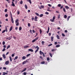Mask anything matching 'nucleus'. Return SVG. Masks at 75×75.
Returning <instances> with one entry per match:
<instances>
[{
	"label": "nucleus",
	"mask_w": 75,
	"mask_h": 75,
	"mask_svg": "<svg viewBox=\"0 0 75 75\" xmlns=\"http://www.w3.org/2000/svg\"><path fill=\"white\" fill-rule=\"evenodd\" d=\"M12 29H13V27H11L9 29L10 31H11L12 30Z\"/></svg>",
	"instance_id": "14"
},
{
	"label": "nucleus",
	"mask_w": 75,
	"mask_h": 75,
	"mask_svg": "<svg viewBox=\"0 0 75 75\" xmlns=\"http://www.w3.org/2000/svg\"><path fill=\"white\" fill-rule=\"evenodd\" d=\"M40 34H41V33H42V31L41 30V29L40 30Z\"/></svg>",
	"instance_id": "37"
},
{
	"label": "nucleus",
	"mask_w": 75,
	"mask_h": 75,
	"mask_svg": "<svg viewBox=\"0 0 75 75\" xmlns=\"http://www.w3.org/2000/svg\"><path fill=\"white\" fill-rule=\"evenodd\" d=\"M45 14L47 15H48V14H49V13L47 12H45Z\"/></svg>",
	"instance_id": "32"
},
{
	"label": "nucleus",
	"mask_w": 75,
	"mask_h": 75,
	"mask_svg": "<svg viewBox=\"0 0 75 75\" xmlns=\"http://www.w3.org/2000/svg\"><path fill=\"white\" fill-rule=\"evenodd\" d=\"M3 57L4 59H6V55L4 54H3Z\"/></svg>",
	"instance_id": "7"
},
{
	"label": "nucleus",
	"mask_w": 75,
	"mask_h": 75,
	"mask_svg": "<svg viewBox=\"0 0 75 75\" xmlns=\"http://www.w3.org/2000/svg\"><path fill=\"white\" fill-rule=\"evenodd\" d=\"M10 14H11V18L12 17H13L12 14H11V12H10Z\"/></svg>",
	"instance_id": "34"
},
{
	"label": "nucleus",
	"mask_w": 75,
	"mask_h": 75,
	"mask_svg": "<svg viewBox=\"0 0 75 75\" xmlns=\"http://www.w3.org/2000/svg\"><path fill=\"white\" fill-rule=\"evenodd\" d=\"M10 45H8V46L7 47V49H8V48H10Z\"/></svg>",
	"instance_id": "29"
},
{
	"label": "nucleus",
	"mask_w": 75,
	"mask_h": 75,
	"mask_svg": "<svg viewBox=\"0 0 75 75\" xmlns=\"http://www.w3.org/2000/svg\"><path fill=\"white\" fill-rule=\"evenodd\" d=\"M28 26L29 27H30L31 26V24H30V23H28Z\"/></svg>",
	"instance_id": "33"
},
{
	"label": "nucleus",
	"mask_w": 75,
	"mask_h": 75,
	"mask_svg": "<svg viewBox=\"0 0 75 75\" xmlns=\"http://www.w3.org/2000/svg\"><path fill=\"white\" fill-rule=\"evenodd\" d=\"M6 50V49L5 48H4L2 50V51H4Z\"/></svg>",
	"instance_id": "49"
},
{
	"label": "nucleus",
	"mask_w": 75,
	"mask_h": 75,
	"mask_svg": "<svg viewBox=\"0 0 75 75\" xmlns=\"http://www.w3.org/2000/svg\"><path fill=\"white\" fill-rule=\"evenodd\" d=\"M43 16H44V15L43 14H41L40 15V17H42Z\"/></svg>",
	"instance_id": "23"
},
{
	"label": "nucleus",
	"mask_w": 75,
	"mask_h": 75,
	"mask_svg": "<svg viewBox=\"0 0 75 75\" xmlns=\"http://www.w3.org/2000/svg\"><path fill=\"white\" fill-rule=\"evenodd\" d=\"M63 11L64 12H66V10H65V8H63Z\"/></svg>",
	"instance_id": "43"
},
{
	"label": "nucleus",
	"mask_w": 75,
	"mask_h": 75,
	"mask_svg": "<svg viewBox=\"0 0 75 75\" xmlns=\"http://www.w3.org/2000/svg\"><path fill=\"white\" fill-rule=\"evenodd\" d=\"M5 32H6V30H4L2 32V33H5Z\"/></svg>",
	"instance_id": "46"
},
{
	"label": "nucleus",
	"mask_w": 75,
	"mask_h": 75,
	"mask_svg": "<svg viewBox=\"0 0 75 75\" xmlns=\"http://www.w3.org/2000/svg\"><path fill=\"white\" fill-rule=\"evenodd\" d=\"M44 43H45V42L44 41H42V45H43V44H44Z\"/></svg>",
	"instance_id": "30"
},
{
	"label": "nucleus",
	"mask_w": 75,
	"mask_h": 75,
	"mask_svg": "<svg viewBox=\"0 0 75 75\" xmlns=\"http://www.w3.org/2000/svg\"><path fill=\"white\" fill-rule=\"evenodd\" d=\"M12 38V36H11L10 37L8 38V39L9 40H11Z\"/></svg>",
	"instance_id": "11"
},
{
	"label": "nucleus",
	"mask_w": 75,
	"mask_h": 75,
	"mask_svg": "<svg viewBox=\"0 0 75 75\" xmlns=\"http://www.w3.org/2000/svg\"><path fill=\"white\" fill-rule=\"evenodd\" d=\"M25 64H26V62H25V61L23 62L22 63L23 65Z\"/></svg>",
	"instance_id": "42"
},
{
	"label": "nucleus",
	"mask_w": 75,
	"mask_h": 75,
	"mask_svg": "<svg viewBox=\"0 0 75 75\" xmlns=\"http://www.w3.org/2000/svg\"><path fill=\"white\" fill-rule=\"evenodd\" d=\"M40 55H42V54L43 57H45V55L44 54V52H42L41 50H40Z\"/></svg>",
	"instance_id": "2"
},
{
	"label": "nucleus",
	"mask_w": 75,
	"mask_h": 75,
	"mask_svg": "<svg viewBox=\"0 0 75 75\" xmlns=\"http://www.w3.org/2000/svg\"><path fill=\"white\" fill-rule=\"evenodd\" d=\"M38 17L37 16H35V19H37Z\"/></svg>",
	"instance_id": "62"
},
{
	"label": "nucleus",
	"mask_w": 75,
	"mask_h": 75,
	"mask_svg": "<svg viewBox=\"0 0 75 75\" xmlns=\"http://www.w3.org/2000/svg\"><path fill=\"white\" fill-rule=\"evenodd\" d=\"M26 58V57L25 56H23L22 57V59H25Z\"/></svg>",
	"instance_id": "16"
},
{
	"label": "nucleus",
	"mask_w": 75,
	"mask_h": 75,
	"mask_svg": "<svg viewBox=\"0 0 75 75\" xmlns=\"http://www.w3.org/2000/svg\"><path fill=\"white\" fill-rule=\"evenodd\" d=\"M61 4H58V7H61Z\"/></svg>",
	"instance_id": "56"
},
{
	"label": "nucleus",
	"mask_w": 75,
	"mask_h": 75,
	"mask_svg": "<svg viewBox=\"0 0 75 75\" xmlns=\"http://www.w3.org/2000/svg\"><path fill=\"white\" fill-rule=\"evenodd\" d=\"M23 75H27V73H26V72H24L23 73Z\"/></svg>",
	"instance_id": "38"
},
{
	"label": "nucleus",
	"mask_w": 75,
	"mask_h": 75,
	"mask_svg": "<svg viewBox=\"0 0 75 75\" xmlns=\"http://www.w3.org/2000/svg\"><path fill=\"white\" fill-rule=\"evenodd\" d=\"M5 29H6V32H7V27H6L5 28Z\"/></svg>",
	"instance_id": "48"
},
{
	"label": "nucleus",
	"mask_w": 75,
	"mask_h": 75,
	"mask_svg": "<svg viewBox=\"0 0 75 75\" xmlns=\"http://www.w3.org/2000/svg\"><path fill=\"white\" fill-rule=\"evenodd\" d=\"M55 16H54L53 17V19L54 20H55Z\"/></svg>",
	"instance_id": "47"
},
{
	"label": "nucleus",
	"mask_w": 75,
	"mask_h": 75,
	"mask_svg": "<svg viewBox=\"0 0 75 75\" xmlns=\"http://www.w3.org/2000/svg\"><path fill=\"white\" fill-rule=\"evenodd\" d=\"M39 50V47L38 46H37V49L35 50V53H36V52H37L38 51V50Z\"/></svg>",
	"instance_id": "3"
},
{
	"label": "nucleus",
	"mask_w": 75,
	"mask_h": 75,
	"mask_svg": "<svg viewBox=\"0 0 75 75\" xmlns=\"http://www.w3.org/2000/svg\"><path fill=\"white\" fill-rule=\"evenodd\" d=\"M3 45H4V44H5V42L3 41Z\"/></svg>",
	"instance_id": "61"
},
{
	"label": "nucleus",
	"mask_w": 75,
	"mask_h": 75,
	"mask_svg": "<svg viewBox=\"0 0 75 75\" xmlns=\"http://www.w3.org/2000/svg\"><path fill=\"white\" fill-rule=\"evenodd\" d=\"M41 7L42 8H44V6H43V5H41Z\"/></svg>",
	"instance_id": "50"
},
{
	"label": "nucleus",
	"mask_w": 75,
	"mask_h": 75,
	"mask_svg": "<svg viewBox=\"0 0 75 75\" xmlns=\"http://www.w3.org/2000/svg\"><path fill=\"white\" fill-rule=\"evenodd\" d=\"M16 25L18 26V25H19V23L18 22V19H16Z\"/></svg>",
	"instance_id": "1"
},
{
	"label": "nucleus",
	"mask_w": 75,
	"mask_h": 75,
	"mask_svg": "<svg viewBox=\"0 0 75 75\" xmlns=\"http://www.w3.org/2000/svg\"><path fill=\"white\" fill-rule=\"evenodd\" d=\"M23 2L22 1H21L20 2L21 4H23Z\"/></svg>",
	"instance_id": "54"
},
{
	"label": "nucleus",
	"mask_w": 75,
	"mask_h": 75,
	"mask_svg": "<svg viewBox=\"0 0 75 75\" xmlns=\"http://www.w3.org/2000/svg\"><path fill=\"white\" fill-rule=\"evenodd\" d=\"M9 58L10 59V61H11H11H12V58H11V57H9Z\"/></svg>",
	"instance_id": "25"
},
{
	"label": "nucleus",
	"mask_w": 75,
	"mask_h": 75,
	"mask_svg": "<svg viewBox=\"0 0 75 75\" xmlns=\"http://www.w3.org/2000/svg\"><path fill=\"white\" fill-rule=\"evenodd\" d=\"M31 55V54H29L27 55L26 57H29V56Z\"/></svg>",
	"instance_id": "22"
},
{
	"label": "nucleus",
	"mask_w": 75,
	"mask_h": 75,
	"mask_svg": "<svg viewBox=\"0 0 75 75\" xmlns=\"http://www.w3.org/2000/svg\"><path fill=\"white\" fill-rule=\"evenodd\" d=\"M42 64H45V62H41Z\"/></svg>",
	"instance_id": "45"
},
{
	"label": "nucleus",
	"mask_w": 75,
	"mask_h": 75,
	"mask_svg": "<svg viewBox=\"0 0 75 75\" xmlns=\"http://www.w3.org/2000/svg\"><path fill=\"white\" fill-rule=\"evenodd\" d=\"M35 14L37 16H40V15L38 13H36Z\"/></svg>",
	"instance_id": "20"
},
{
	"label": "nucleus",
	"mask_w": 75,
	"mask_h": 75,
	"mask_svg": "<svg viewBox=\"0 0 75 75\" xmlns=\"http://www.w3.org/2000/svg\"><path fill=\"white\" fill-rule=\"evenodd\" d=\"M35 41H36V40H35V39H34V40H32V42H35Z\"/></svg>",
	"instance_id": "39"
},
{
	"label": "nucleus",
	"mask_w": 75,
	"mask_h": 75,
	"mask_svg": "<svg viewBox=\"0 0 75 75\" xmlns=\"http://www.w3.org/2000/svg\"><path fill=\"white\" fill-rule=\"evenodd\" d=\"M57 44H58V43H57V42H54V44H55V45H57Z\"/></svg>",
	"instance_id": "53"
},
{
	"label": "nucleus",
	"mask_w": 75,
	"mask_h": 75,
	"mask_svg": "<svg viewBox=\"0 0 75 75\" xmlns=\"http://www.w3.org/2000/svg\"><path fill=\"white\" fill-rule=\"evenodd\" d=\"M12 4L11 5V6H13V7L15 6V4H14V2L13 1L12 2Z\"/></svg>",
	"instance_id": "5"
},
{
	"label": "nucleus",
	"mask_w": 75,
	"mask_h": 75,
	"mask_svg": "<svg viewBox=\"0 0 75 75\" xmlns=\"http://www.w3.org/2000/svg\"><path fill=\"white\" fill-rule=\"evenodd\" d=\"M28 1H29L30 4H31L32 3V2H31V0H28Z\"/></svg>",
	"instance_id": "31"
},
{
	"label": "nucleus",
	"mask_w": 75,
	"mask_h": 75,
	"mask_svg": "<svg viewBox=\"0 0 75 75\" xmlns=\"http://www.w3.org/2000/svg\"><path fill=\"white\" fill-rule=\"evenodd\" d=\"M5 12H7V9H6L5 10Z\"/></svg>",
	"instance_id": "59"
},
{
	"label": "nucleus",
	"mask_w": 75,
	"mask_h": 75,
	"mask_svg": "<svg viewBox=\"0 0 75 75\" xmlns=\"http://www.w3.org/2000/svg\"><path fill=\"white\" fill-rule=\"evenodd\" d=\"M52 45V44H50L49 45H48V47H50V46H51Z\"/></svg>",
	"instance_id": "40"
},
{
	"label": "nucleus",
	"mask_w": 75,
	"mask_h": 75,
	"mask_svg": "<svg viewBox=\"0 0 75 75\" xmlns=\"http://www.w3.org/2000/svg\"><path fill=\"white\" fill-rule=\"evenodd\" d=\"M25 8H26V9H27L28 8V7H27V5L25 4Z\"/></svg>",
	"instance_id": "24"
},
{
	"label": "nucleus",
	"mask_w": 75,
	"mask_h": 75,
	"mask_svg": "<svg viewBox=\"0 0 75 75\" xmlns=\"http://www.w3.org/2000/svg\"><path fill=\"white\" fill-rule=\"evenodd\" d=\"M57 51V49H52V52H54V51Z\"/></svg>",
	"instance_id": "13"
},
{
	"label": "nucleus",
	"mask_w": 75,
	"mask_h": 75,
	"mask_svg": "<svg viewBox=\"0 0 75 75\" xmlns=\"http://www.w3.org/2000/svg\"><path fill=\"white\" fill-rule=\"evenodd\" d=\"M51 40L52 41H54V36L51 37Z\"/></svg>",
	"instance_id": "8"
},
{
	"label": "nucleus",
	"mask_w": 75,
	"mask_h": 75,
	"mask_svg": "<svg viewBox=\"0 0 75 75\" xmlns=\"http://www.w3.org/2000/svg\"><path fill=\"white\" fill-rule=\"evenodd\" d=\"M19 30H22V28L21 27H20L19 28Z\"/></svg>",
	"instance_id": "44"
},
{
	"label": "nucleus",
	"mask_w": 75,
	"mask_h": 75,
	"mask_svg": "<svg viewBox=\"0 0 75 75\" xmlns=\"http://www.w3.org/2000/svg\"><path fill=\"white\" fill-rule=\"evenodd\" d=\"M18 58V57H16L14 59V60H16V59H17Z\"/></svg>",
	"instance_id": "27"
},
{
	"label": "nucleus",
	"mask_w": 75,
	"mask_h": 75,
	"mask_svg": "<svg viewBox=\"0 0 75 75\" xmlns=\"http://www.w3.org/2000/svg\"><path fill=\"white\" fill-rule=\"evenodd\" d=\"M27 70V68H25L24 69L21 71V72H24V71H26Z\"/></svg>",
	"instance_id": "10"
},
{
	"label": "nucleus",
	"mask_w": 75,
	"mask_h": 75,
	"mask_svg": "<svg viewBox=\"0 0 75 75\" xmlns=\"http://www.w3.org/2000/svg\"><path fill=\"white\" fill-rule=\"evenodd\" d=\"M28 51H30L31 52H33V51H34V50L31 49H29Z\"/></svg>",
	"instance_id": "12"
},
{
	"label": "nucleus",
	"mask_w": 75,
	"mask_h": 75,
	"mask_svg": "<svg viewBox=\"0 0 75 75\" xmlns=\"http://www.w3.org/2000/svg\"><path fill=\"white\" fill-rule=\"evenodd\" d=\"M28 47H29V46H24V48H26Z\"/></svg>",
	"instance_id": "28"
},
{
	"label": "nucleus",
	"mask_w": 75,
	"mask_h": 75,
	"mask_svg": "<svg viewBox=\"0 0 75 75\" xmlns=\"http://www.w3.org/2000/svg\"><path fill=\"white\" fill-rule=\"evenodd\" d=\"M64 18H67V15H65L64 16Z\"/></svg>",
	"instance_id": "35"
},
{
	"label": "nucleus",
	"mask_w": 75,
	"mask_h": 75,
	"mask_svg": "<svg viewBox=\"0 0 75 75\" xmlns=\"http://www.w3.org/2000/svg\"><path fill=\"white\" fill-rule=\"evenodd\" d=\"M65 7L66 8H67V9H69V8L68 6H66Z\"/></svg>",
	"instance_id": "21"
},
{
	"label": "nucleus",
	"mask_w": 75,
	"mask_h": 75,
	"mask_svg": "<svg viewBox=\"0 0 75 75\" xmlns=\"http://www.w3.org/2000/svg\"><path fill=\"white\" fill-rule=\"evenodd\" d=\"M11 21L12 23H14V20H13V17L11 18Z\"/></svg>",
	"instance_id": "6"
},
{
	"label": "nucleus",
	"mask_w": 75,
	"mask_h": 75,
	"mask_svg": "<svg viewBox=\"0 0 75 75\" xmlns=\"http://www.w3.org/2000/svg\"><path fill=\"white\" fill-rule=\"evenodd\" d=\"M59 47H60V45H56V48Z\"/></svg>",
	"instance_id": "15"
},
{
	"label": "nucleus",
	"mask_w": 75,
	"mask_h": 75,
	"mask_svg": "<svg viewBox=\"0 0 75 75\" xmlns=\"http://www.w3.org/2000/svg\"><path fill=\"white\" fill-rule=\"evenodd\" d=\"M50 58H49V57H47V61H49V60H50Z\"/></svg>",
	"instance_id": "55"
},
{
	"label": "nucleus",
	"mask_w": 75,
	"mask_h": 75,
	"mask_svg": "<svg viewBox=\"0 0 75 75\" xmlns=\"http://www.w3.org/2000/svg\"><path fill=\"white\" fill-rule=\"evenodd\" d=\"M3 69H4L6 70V69L7 68L6 67H3Z\"/></svg>",
	"instance_id": "60"
},
{
	"label": "nucleus",
	"mask_w": 75,
	"mask_h": 75,
	"mask_svg": "<svg viewBox=\"0 0 75 75\" xmlns=\"http://www.w3.org/2000/svg\"><path fill=\"white\" fill-rule=\"evenodd\" d=\"M50 21H51V22H54V20L53 19H50Z\"/></svg>",
	"instance_id": "17"
},
{
	"label": "nucleus",
	"mask_w": 75,
	"mask_h": 75,
	"mask_svg": "<svg viewBox=\"0 0 75 75\" xmlns=\"http://www.w3.org/2000/svg\"><path fill=\"white\" fill-rule=\"evenodd\" d=\"M39 8L40 9H42V8L41 7V6H39Z\"/></svg>",
	"instance_id": "57"
},
{
	"label": "nucleus",
	"mask_w": 75,
	"mask_h": 75,
	"mask_svg": "<svg viewBox=\"0 0 75 75\" xmlns=\"http://www.w3.org/2000/svg\"><path fill=\"white\" fill-rule=\"evenodd\" d=\"M9 62H9V61H7L5 62V64L6 65H8Z\"/></svg>",
	"instance_id": "4"
},
{
	"label": "nucleus",
	"mask_w": 75,
	"mask_h": 75,
	"mask_svg": "<svg viewBox=\"0 0 75 75\" xmlns=\"http://www.w3.org/2000/svg\"><path fill=\"white\" fill-rule=\"evenodd\" d=\"M50 8H48V9L47 10V11H51V10H50Z\"/></svg>",
	"instance_id": "19"
},
{
	"label": "nucleus",
	"mask_w": 75,
	"mask_h": 75,
	"mask_svg": "<svg viewBox=\"0 0 75 75\" xmlns=\"http://www.w3.org/2000/svg\"><path fill=\"white\" fill-rule=\"evenodd\" d=\"M38 39V37H37V38H36L35 39V40H37Z\"/></svg>",
	"instance_id": "64"
},
{
	"label": "nucleus",
	"mask_w": 75,
	"mask_h": 75,
	"mask_svg": "<svg viewBox=\"0 0 75 75\" xmlns=\"http://www.w3.org/2000/svg\"><path fill=\"white\" fill-rule=\"evenodd\" d=\"M29 32H30V33H32V30L31 29L30 30H29Z\"/></svg>",
	"instance_id": "51"
},
{
	"label": "nucleus",
	"mask_w": 75,
	"mask_h": 75,
	"mask_svg": "<svg viewBox=\"0 0 75 75\" xmlns=\"http://www.w3.org/2000/svg\"><path fill=\"white\" fill-rule=\"evenodd\" d=\"M62 36H63V37H65V34H64V33L62 34Z\"/></svg>",
	"instance_id": "52"
},
{
	"label": "nucleus",
	"mask_w": 75,
	"mask_h": 75,
	"mask_svg": "<svg viewBox=\"0 0 75 75\" xmlns=\"http://www.w3.org/2000/svg\"><path fill=\"white\" fill-rule=\"evenodd\" d=\"M3 74H6V75H7V74H8L7 73H6V72H4L3 73Z\"/></svg>",
	"instance_id": "41"
},
{
	"label": "nucleus",
	"mask_w": 75,
	"mask_h": 75,
	"mask_svg": "<svg viewBox=\"0 0 75 75\" xmlns=\"http://www.w3.org/2000/svg\"><path fill=\"white\" fill-rule=\"evenodd\" d=\"M5 16L6 17H8V14H6Z\"/></svg>",
	"instance_id": "58"
},
{
	"label": "nucleus",
	"mask_w": 75,
	"mask_h": 75,
	"mask_svg": "<svg viewBox=\"0 0 75 75\" xmlns=\"http://www.w3.org/2000/svg\"><path fill=\"white\" fill-rule=\"evenodd\" d=\"M69 18H70V16H69L67 18V21H68L69 20Z\"/></svg>",
	"instance_id": "36"
},
{
	"label": "nucleus",
	"mask_w": 75,
	"mask_h": 75,
	"mask_svg": "<svg viewBox=\"0 0 75 75\" xmlns=\"http://www.w3.org/2000/svg\"><path fill=\"white\" fill-rule=\"evenodd\" d=\"M33 48H35V49H36V48H37V46L36 47L34 45H33Z\"/></svg>",
	"instance_id": "9"
},
{
	"label": "nucleus",
	"mask_w": 75,
	"mask_h": 75,
	"mask_svg": "<svg viewBox=\"0 0 75 75\" xmlns=\"http://www.w3.org/2000/svg\"><path fill=\"white\" fill-rule=\"evenodd\" d=\"M58 18H60V15H59L58 17Z\"/></svg>",
	"instance_id": "63"
},
{
	"label": "nucleus",
	"mask_w": 75,
	"mask_h": 75,
	"mask_svg": "<svg viewBox=\"0 0 75 75\" xmlns=\"http://www.w3.org/2000/svg\"><path fill=\"white\" fill-rule=\"evenodd\" d=\"M57 37L58 39H59V36L58 35H57Z\"/></svg>",
	"instance_id": "26"
},
{
	"label": "nucleus",
	"mask_w": 75,
	"mask_h": 75,
	"mask_svg": "<svg viewBox=\"0 0 75 75\" xmlns=\"http://www.w3.org/2000/svg\"><path fill=\"white\" fill-rule=\"evenodd\" d=\"M49 54H50V56L52 58V54H51V53H50Z\"/></svg>",
	"instance_id": "18"
}]
</instances>
